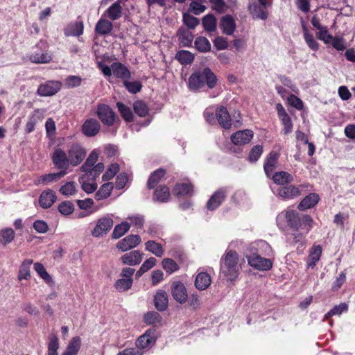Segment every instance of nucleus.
Here are the masks:
<instances>
[{
	"mask_svg": "<svg viewBox=\"0 0 355 355\" xmlns=\"http://www.w3.org/2000/svg\"><path fill=\"white\" fill-rule=\"evenodd\" d=\"M272 180L275 183L284 185L291 182L293 180V177L287 172L281 171L275 173L272 176Z\"/></svg>",
	"mask_w": 355,
	"mask_h": 355,
	"instance_id": "37",
	"label": "nucleus"
},
{
	"mask_svg": "<svg viewBox=\"0 0 355 355\" xmlns=\"http://www.w3.org/2000/svg\"><path fill=\"white\" fill-rule=\"evenodd\" d=\"M217 82L216 75L208 67L202 71L193 73L189 79V85L191 89H198L206 83L210 89L215 87Z\"/></svg>",
	"mask_w": 355,
	"mask_h": 355,
	"instance_id": "3",
	"label": "nucleus"
},
{
	"mask_svg": "<svg viewBox=\"0 0 355 355\" xmlns=\"http://www.w3.org/2000/svg\"><path fill=\"white\" fill-rule=\"evenodd\" d=\"M113 28L111 21L105 19H100L95 27V31L101 35L109 34Z\"/></svg>",
	"mask_w": 355,
	"mask_h": 355,
	"instance_id": "33",
	"label": "nucleus"
},
{
	"mask_svg": "<svg viewBox=\"0 0 355 355\" xmlns=\"http://www.w3.org/2000/svg\"><path fill=\"white\" fill-rule=\"evenodd\" d=\"M239 254L234 250L227 251L220 260V272L229 281L235 280L239 274Z\"/></svg>",
	"mask_w": 355,
	"mask_h": 355,
	"instance_id": "2",
	"label": "nucleus"
},
{
	"mask_svg": "<svg viewBox=\"0 0 355 355\" xmlns=\"http://www.w3.org/2000/svg\"><path fill=\"white\" fill-rule=\"evenodd\" d=\"M202 25L205 31H214L216 28V19L213 15H207L202 18Z\"/></svg>",
	"mask_w": 355,
	"mask_h": 355,
	"instance_id": "46",
	"label": "nucleus"
},
{
	"mask_svg": "<svg viewBox=\"0 0 355 355\" xmlns=\"http://www.w3.org/2000/svg\"><path fill=\"white\" fill-rule=\"evenodd\" d=\"M130 227V225L128 222H123L116 225L112 232V238L115 239H119L129 230Z\"/></svg>",
	"mask_w": 355,
	"mask_h": 355,
	"instance_id": "45",
	"label": "nucleus"
},
{
	"mask_svg": "<svg viewBox=\"0 0 355 355\" xmlns=\"http://www.w3.org/2000/svg\"><path fill=\"white\" fill-rule=\"evenodd\" d=\"M0 235L2 237V240L1 241V242L3 244L6 245V244L10 243L13 240L14 236H15V232L12 229L7 228V229L3 230L0 232Z\"/></svg>",
	"mask_w": 355,
	"mask_h": 355,
	"instance_id": "62",
	"label": "nucleus"
},
{
	"mask_svg": "<svg viewBox=\"0 0 355 355\" xmlns=\"http://www.w3.org/2000/svg\"><path fill=\"white\" fill-rule=\"evenodd\" d=\"M171 295L173 299L180 303L184 304L187 302L188 294L184 285L180 282H174L171 284Z\"/></svg>",
	"mask_w": 355,
	"mask_h": 355,
	"instance_id": "12",
	"label": "nucleus"
},
{
	"mask_svg": "<svg viewBox=\"0 0 355 355\" xmlns=\"http://www.w3.org/2000/svg\"><path fill=\"white\" fill-rule=\"evenodd\" d=\"M226 190L223 188L216 191L209 198L207 203V207L209 210L216 209L224 200Z\"/></svg>",
	"mask_w": 355,
	"mask_h": 355,
	"instance_id": "17",
	"label": "nucleus"
},
{
	"mask_svg": "<svg viewBox=\"0 0 355 355\" xmlns=\"http://www.w3.org/2000/svg\"><path fill=\"white\" fill-rule=\"evenodd\" d=\"M319 200L318 195L311 193L306 196L299 204L298 209L304 210L314 207Z\"/></svg>",
	"mask_w": 355,
	"mask_h": 355,
	"instance_id": "34",
	"label": "nucleus"
},
{
	"mask_svg": "<svg viewBox=\"0 0 355 355\" xmlns=\"http://www.w3.org/2000/svg\"><path fill=\"white\" fill-rule=\"evenodd\" d=\"M83 23L82 21H76L69 24L64 28V34L67 36H80L83 33Z\"/></svg>",
	"mask_w": 355,
	"mask_h": 355,
	"instance_id": "29",
	"label": "nucleus"
},
{
	"mask_svg": "<svg viewBox=\"0 0 355 355\" xmlns=\"http://www.w3.org/2000/svg\"><path fill=\"white\" fill-rule=\"evenodd\" d=\"M348 306L346 303H340L339 305H336L329 312L324 315V319L328 320L329 318L336 315H340L342 313L347 311Z\"/></svg>",
	"mask_w": 355,
	"mask_h": 355,
	"instance_id": "49",
	"label": "nucleus"
},
{
	"mask_svg": "<svg viewBox=\"0 0 355 355\" xmlns=\"http://www.w3.org/2000/svg\"><path fill=\"white\" fill-rule=\"evenodd\" d=\"M322 254V248L320 245L313 246L308 257L307 265L309 267H314L315 263L320 259Z\"/></svg>",
	"mask_w": 355,
	"mask_h": 355,
	"instance_id": "39",
	"label": "nucleus"
},
{
	"mask_svg": "<svg viewBox=\"0 0 355 355\" xmlns=\"http://www.w3.org/2000/svg\"><path fill=\"white\" fill-rule=\"evenodd\" d=\"M59 348V341L57 336H54L51 338L48 345V355H58V349Z\"/></svg>",
	"mask_w": 355,
	"mask_h": 355,
	"instance_id": "64",
	"label": "nucleus"
},
{
	"mask_svg": "<svg viewBox=\"0 0 355 355\" xmlns=\"http://www.w3.org/2000/svg\"><path fill=\"white\" fill-rule=\"evenodd\" d=\"M116 107L121 116L126 121H131L132 120L133 114L128 107L120 102L116 103Z\"/></svg>",
	"mask_w": 355,
	"mask_h": 355,
	"instance_id": "53",
	"label": "nucleus"
},
{
	"mask_svg": "<svg viewBox=\"0 0 355 355\" xmlns=\"http://www.w3.org/2000/svg\"><path fill=\"white\" fill-rule=\"evenodd\" d=\"M89 179L87 178V176L83 175L80 178V183L81 184L82 189L85 191L87 193H92L97 189V184L95 182L89 183L87 182V180Z\"/></svg>",
	"mask_w": 355,
	"mask_h": 355,
	"instance_id": "50",
	"label": "nucleus"
},
{
	"mask_svg": "<svg viewBox=\"0 0 355 355\" xmlns=\"http://www.w3.org/2000/svg\"><path fill=\"white\" fill-rule=\"evenodd\" d=\"M211 282L209 275L206 272H200L196 277L195 285L198 290L204 291L210 286Z\"/></svg>",
	"mask_w": 355,
	"mask_h": 355,
	"instance_id": "31",
	"label": "nucleus"
},
{
	"mask_svg": "<svg viewBox=\"0 0 355 355\" xmlns=\"http://www.w3.org/2000/svg\"><path fill=\"white\" fill-rule=\"evenodd\" d=\"M194 46L197 51L201 53H207L211 50V43L203 36L197 37L194 41Z\"/></svg>",
	"mask_w": 355,
	"mask_h": 355,
	"instance_id": "36",
	"label": "nucleus"
},
{
	"mask_svg": "<svg viewBox=\"0 0 355 355\" xmlns=\"http://www.w3.org/2000/svg\"><path fill=\"white\" fill-rule=\"evenodd\" d=\"M119 171V166L117 164H112L106 172L103 174L102 178L103 181H107L113 178V177Z\"/></svg>",
	"mask_w": 355,
	"mask_h": 355,
	"instance_id": "63",
	"label": "nucleus"
},
{
	"mask_svg": "<svg viewBox=\"0 0 355 355\" xmlns=\"http://www.w3.org/2000/svg\"><path fill=\"white\" fill-rule=\"evenodd\" d=\"M135 113L141 117L146 116L148 113V108L146 104L142 101H137L133 105Z\"/></svg>",
	"mask_w": 355,
	"mask_h": 355,
	"instance_id": "51",
	"label": "nucleus"
},
{
	"mask_svg": "<svg viewBox=\"0 0 355 355\" xmlns=\"http://www.w3.org/2000/svg\"><path fill=\"white\" fill-rule=\"evenodd\" d=\"M164 175L165 171L162 168H159L152 173L147 183L148 189H151L154 188Z\"/></svg>",
	"mask_w": 355,
	"mask_h": 355,
	"instance_id": "42",
	"label": "nucleus"
},
{
	"mask_svg": "<svg viewBox=\"0 0 355 355\" xmlns=\"http://www.w3.org/2000/svg\"><path fill=\"white\" fill-rule=\"evenodd\" d=\"M41 43L35 46L29 55V60L36 64H46L51 61L52 55L47 50L42 49Z\"/></svg>",
	"mask_w": 355,
	"mask_h": 355,
	"instance_id": "7",
	"label": "nucleus"
},
{
	"mask_svg": "<svg viewBox=\"0 0 355 355\" xmlns=\"http://www.w3.org/2000/svg\"><path fill=\"white\" fill-rule=\"evenodd\" d=\"M153 340L152 332L147 331L144 335L141 336L136 341V348L142 351L143 349L148 347Z\"/></svg>",
	"mask_w": 355,
	"mask_h": 355,
	"instance_id": "35",
	"label": "nucleus"
},
{
	"mask_svg": "<svg viewBox=\"0 0 355 355\" xmlns=\"http://www.w3.org/2000/svg\"><path fill=\"white\" fill-rule=\"evenodd\" d=\"M278 157L279 155L277 153L271 152L266 158L264 164V171L268 177L274 171Z\"/></svg>",
	"mask_w": 355,
	"mask_h": 355,
	"instance_id": "32",
	"label": "nucleus"
},
{
	"mask_svg": "<svg viewBox=\"0 0 355 355\" xmlns=\"http://www.w3.org/2000/svg\"><path fill=\"white\" fill-rule=\"evenodd\" d=\"M246 259L250 266L259 270H268L272 266V262L270 259L263 258L257 253L246 255Z\"/></svg>",
	"mask_w": 355,
	"mask_h": 355,
	"instance_id": "6",
	"label": "nucleus"
},
{
	"mask_svg": "<svg viewBox=\"0 0 355 355\" xmlns=\"http://www.w3.org/2000/svg\"><path fill=\"white\" fill-rule=\"evenodd\" d=\"M145 322L149 324H155L161 320V316L159 313L155 311L148 312L144 315Z\"/></svg>",
	"mask_w": 355,
	"mask_h": 355,
	"instance_id": "61",
	"label": "nucleus"
},
{
	"mask_svg": "<svg viewBox=\"0 0 355 355\" xmlns=\"http://www.w3.org/2000/svg\"><path fill=\"white\" fill-rule=\"evenodd\" d=\"M34 269L37 273L46 282L49 283L52 281L51 277L46 272L45 268L40 263H35L34 264Z\"/></svg>",
	"mask_w": 355,
	"mask_h": 355,
	"instance_id": "56",
	"label": "nucleus"
},
{
	"mask_svg": "<svg viewBox=\"0 0 355 355\" xmlns=\"http://www.w3.org/2000/svg\"><path fill=\"white\" fill-rule=\"evenodd\" d=\"M53 163L60 171H67L70 164L69 155L61 148H56L52 156Z\"/></svg>",
	"mask_w": 355,
	"mask_h": 355,
	"instance_id": "9",
	"label": "nucleus"
},
{
	"mask_svg": "<svg viewBox=\"0 0 355 355\" xmlns=\"http://www.w3.org/2000/svg\"><path fill=\"white\" fill-rule=\"evenodd\" d=\"M103 169L104 165L103 163L100 162L91 167L88 171H85V175L87 176V179L94 180L103 172Z\"/></svg>",
	"mask_w": 355,
	"mask_h": 355,
	"instance_id": "47",
	"label": "nucleus"
},
{
	"mask_svg": "<svg viewBox=\"0 0 355 355\" xmlns=\"http://www.w3.org/2000/svg\"><path fill=\"white\" fill-rule=\"evenodd\" d=\"M112 73L117 78L121 79L128 80L130 77L129 70L120 62H114L112 64Z\"/></svg>",
	"mask_w": 355,
	"mask_h": 355,
	"instance_id": "25",
	"label": "nucleus"
},
{
	"mask_svg": "<svg viewBox=\"0 0 355 355\" xmlns=\"http://www.w3.org/2000/svg\"><path fill=\"white\" fill-rule=\"evenodd\" d=\"M56 200L55 192L51 189L44 191L39 199L40 205L44 208L47 209L52 206Z\"/></svg>",
	"mask_w": 355,
	"mask_h": 355,
	"instance_id": "21",
	"label": "nucleus"
},
{
	"mask_svg": "<svg viewBox=\"0 0 355 355\" xmlns=\"http://www.w3.org/2000/svg\"><path fill=\"white\" fill-rule=\"evenodd\" d=\"M98 154L96 151H92L87 159H86L84 164L81 166V170L85 172L88 171L91 167L94 166L97 162Z\"/></svg>",
	"mask_w": 355,
	"mask_h": 355,
	"instance_id": "54",
	"label": "nucleus"
},
{
	"mask_svg": "<svg viewBox=\"0 0 355 355\" xmlns=\"http://www.w3.org/2000/svg\"><path fill=\"white\" fill-rule=\"evenodd\" d=\"M216 117L219 125L225 129H230L232 125L230 115L224 106H219L216 110Z\"/></svg>",
	"mask_w": 355,
	"mask_h": 355,
	"instance_id": "14",
	"label": "nucleus"
},
{
	"mask_svg": "<svg viewBox=\"0 0 355 355\" xmlns=\"http://www.w3.org/2000/svg\"><path fill=\"white\" fill-rule=\"evenodd\" d=\"M316 37L318 40L322 41L324 44H330L333 36L329 33L327 27H324L323 29L316 33Z\"/></svg>",
	"mask_w": 355,
	"mask_h": 355,
	"instance_id": "60",
	"label": "nucleus"
},
{
	"mask_svg": "<svg viewBox=\"0 0 355 355\" xmlns=\"http://www.w3.org/2000/svg\"><path fill=\"white\" fill-rule=\"evenodd\" d=\"M82 130L83 134L87 137L95 136L99 132L100 123L96 119H87L83 123Z\"/></svg>",
	"mask_w": 355,
	"mask_h": 355,
	"instance_id": "19",
	"label": "nucleus"
},
{
	"mask_svg": "<svg viewBox=\"0 0 355 355\" xmlns=\"http://www.w3.org/2000/svg\"><path fill=\"white\" fill-rule=\"evenodd\" d=\"M62 84L59 81H47L39 86L37 94L41 96H53L58 93L61 89Z\"/></svg>",
	"mask_w": 355,
	"mask_h": 355,
	"instance_id": "11",
	"label": "nucleus"
},
{
	"mask_svg": "<svg viewBox=\"0 0 355 355\" xmlns=\"http://www.w3.org/2000/svg\"><path fill=\"white\" fill-rule=\"evenodd\" d=\"M113 224L114 221L110 217H102L98 220L91 234L96 238L103 237L110 232Z\"/></svg>",
	"mask_w": 355,
	"mask_h": 355,
	"instance_id": "5",
	"label": "nucleus"
},
{
	"mask_svg": "<svg viewBox=\"0 0 355 355\" xmlns=\"http://www.w3.org/2000/svg\"><path fill=\"white\" fill-rule=\"evenodd\" d=\"M301 193L298 187L294 185L280 187L277 189V195L284 200L293 199L300 196Z\"/></svg>",
	"mask_w": 355,
	"mask_h": 355,
	"instance_id": "15",
	"label": "nucleus"
},
{
	"mask_svg": "<svg viewBox=\"0 0 355 355\" xmlns=\"http://www.w3.org/2000/svg\"><path fill=\"white\" fill-rule=\"evenodd\" d=\"M121 1L118 0L110 6L106 10L107 17L112 21L116 20L121 17L122 7Z\"/></svg>",
	"mask_w": 355,
	"mask_h": 355,
	"instance_id": "27",
	"label": "nucleus"
},
{
	"mask_svg": "<svg viewBox=\"0 0 355 355\" xmlns=\"http://www.w3.org/2000/svg\"><path fill=\"white\" fill-rule=\"evenodd\" d=\"M133 284V279L120 278L114 283V288L119 292H124L129 290Z\"/></svg>",
	"mask_w": 355,
	"mask_h": 355,
	"instance_id": "44",
	"label": "nucleus"
},
{
	"mask_svg": "<svg viewBox=\"0 0 355 355\" xmlns=\"http://www.w3.org/2000/svg\"><path fill=\"white\" fill-rule=\"evenodd\" d=\"M58 209L61 214L68 216L74 211V205L71 201H64L58 205Z\"/></svg>",
	"mask_w": 355,
	"mask_h": 355,
	"instance_id": "55",
	"label": "nucleus"
},
{
	"mask_svg": "<svg viewBox=\"0 0 355 355\" xmlns=\"http://www.w3.org/2000/svg\"><path fill=\"white\" fill-rule=\"evenodd\" d=\"M192 188L190 184H176L173 189V193L177 196H186L191 193Z\"/></svg>",
	"mask_w": 355,
	"mask_h": 355,
	"instance_id": "52",
	"label": "nucleus"
},
{
	"mask_svg": "<svg viewBox=\"0 0 355 355\" xmlns=\"http://www.w3.org/2000/svg\"><path fill=\"white\" fill-rule=\"evenodd\" d=\"M67 174V171H60L58 173H49L46 175H42L37 178L36 180L37 184H49L53 182H57L60 180Z\"/></svg>",
	"mask_w": 355,
	"mask_h": 355,
	"instance_id": "22",
	"label": "nucleus"
},
{
	"mask_svg": "<svg viewBox=\"0 0 355 355\" xmlns=\"http://www.w3.org/2000/svg\"><path fill=\"white\" fill-rule=\"evenodd\" d=\"M97 115L102 123L106 125H112L115 120V114L107 105L100 104L97 107Z\"/></svg>",
	"mask_w": 355,
	"mask_h": 355,
	"instance_id": "10",
	"label": "nucleus"
},
{
	"mask_svg": "<svg viewBox=\"0 0 355 355\" xmlns=\"http://www.w3.org/2000/svg\"><path fill=\"white\" fill-rule=\"evenodd\" d=\"M177 35L182 46L189 47L191 46L193 35L189 31L183 28L178 31Z\"/></svg>",
	"mask_w": 355,
	"mask_h": 355,
	"instance_id": "30",
	"label": "nucleus"
},
{
	"mask_svg": "<svg viewBox=\"0 0 355 355\" xmlns=\"http://www.w3.org/2000/svg\"><path fill=\"white\" fill-rule=\"evenodd\" d=\"M183 21L184 24L191 29L195 28L200 23L198 18L187 13L183 15Z\"/></svg>",
	"mask_w": 355,
	"mask_h": 355,
	"instance_id": "59",
	"label": "nucleus"
},
{
	"mask_svg": "<svg viewBox=\"0 0 355 355\" xmlns=\"http://www.w3.org/2000/svg\"><path fill=\"white\" fill-rule=\"evenodd\" d=\"M175 59L182 64L186 65L193 61L194 55L189 51L181 50L176 53Z\"/></svg>",
	"mask_w": 355,
	"mask_h": 355,
	"instance_id": "40",
	"label": "nucleus"
},
{
	"mask_svg": "<svg viewBox=\"0 0 355 355\" xmlns=\"http://www.w3.org/2000/svg\"><path fill=\"white\" fill-rule=\"evenodd\" d=\"M59 191L65 196L74 195L77 192L76 184L74 182H67L60 187Z\"/></svg>",
	"mask_w": 355,
	"mask_h": 355,
	"instance_id": "48",
	"label": "nucleus"
},
{
	"mask_svg": "<svg viewBox=\"0 0 355 355\" xmlns=\"http://www.w3.org/2000/svg\"><path fill=\"white\" fill-rule=\"evenodd\" d=\"M220 27L223 33L231 35L235 31L236 24L232 17L225 15L221 18Z\"/></svg>",
	"mask_w": 355,
	"mask_h": 355,
	"instance_id": "23",
	"label": "nucleus"
},
{
	"mask_svg": "<svg viewBox=\"0 0 355 355\" xmlns=\"http://www.w3.org/2000/svg\"><path fill=\"white\" fill-rule=\"evenodd\" d=\"M162 266L166 272L171 274L178 270L179 267L176 262L171 259L166 258L162 260Z\"/></svg>",
	"mask_w": 355,
	"mask_h": 355,
	"instance_id": "57",
	"label": "nucleus"
},
{
	"mask_svg": "<svg viewBox=\"0 0 355 355\" xmlns=\"http://www.w3.org/2000/svg\"><path fill=\"white\" fill-rule=\"evenodd\" d=\"M154 303L158 311H165L168 304V299L166 292L164 290L157 291L154 296Z\"/></svg>",
	"mask_w": 355,
	"mask_h": 355,
	"instance_id": "20",
	"label": "nucleus"
},
{
	"mask_svg": "<svg viewBox=\"0 0 355 355\" xmlns=\"http://www.w3.org/2000/svg\"><path fill=\"white\" fill-rule=\"evenodd\" d=\"M144 254L139 250L131 251L125 253L121 257L123 264L136 266L141 263Z\"/></svg>",
	"mask_w": 355,
	"mask_h": 355,
	"instance_id": "18",
	"label": "nucleus"
},
{
	"mask_svg": "<svg viewBox=\"0 0 355 355\" xmlns=\"http://www.w3.org/2000/svg\"><path fill=\"white\" fill-rule=\"evenodd\" d=\"M113 184L112 182H107L103 184L100 189L96 193L95 198L97 200H101L108 198L113 190Z\"/></svg>",
	"mask_w": 355,
	"mask_h": 355,
	"instance_id": "38",
	"label": "nucleus"
},
{
	"mask_svg": "<svg viewBox=\"0 0 355 355\" xmlns=\"http://www.w3.org/2000/svg\"><path fill=\"white\" fill-rule=\"evenodd\" d=\"M146 250L152 254H155L157 257H161L164 254L162 246L154 241H148L145 243Z\"/></svg>",
	"mask_w": 355,
	"mask_h": 355,
	"instance_id": "41",
	"label": "nucleus"
},
{
	"mask_svg": "<svg viewBox=\"0 0 355 355\" xmlns=\"http://www.w3.org/2000/svg\"><path fill=\"white\" fill-rule=\"evenodd\" d=\"M141 243V238L138 235H129L121 241L116 245L117 248L123 252H126L135 248Z\"/></svg>",
	"mask_w": 355,
	"mask_h": 355,
	"instance_id": "13",
	"label": "nucleus"
},
{
	"mask_svg": "<svg viewBox=\"0 0 355 355\" xmlns=\"http://www.w3.org/2000/svg\"><path fill=\"white\" fill-rule=\"evenodd\" d=\"M81 347V339L79 336H75L71 338L67 345L65 350L61 355H78Z\"/></svg>",
	"mask_w": 355,
	"mask_h": 355,
	"instance_id": "24",
	"label": "nucleus"
},
{
	"mask_svg": "<svg viewBox=\"0 0 355 355\" xmlns=\"http://www.w3.org/2000/svg\"><path fill=\"white\" fill-rule=\"evenodd\" d=\"M286 219L288 226L293 229L291 236L293 242H303L305 236L313 227V218L309 215H300L296 211L288 210L286 213Z\"/></svg>",
	"mask_w": 355,
	"mask_h": 355,
	"instance_id": "1",
	"label": "nucleus"
},
{
	"mask_svg": "<svg viewBox=\"0 0 355 355\" xmlns=\"http://www.w3.org/2000/svg\"><path fill=\"white\" fill-rule=\"evenodd\" d=\"M271 4L272 3L270 0H258L257 2H253L250 4V12L254 18L265 20L268 15L266 8L270 7Z\"/></svg>",
	"mask_w": 355,
	"mask_h": 355,
	"instance_id": "4",
	"label": "nucleus"
},
{
	"mask_svg": "<svg viewBox=\"0 0 355 355\" xmlns=\"http://www.w3.org/2000/svg\"><path fill=\"white\" fill-rule=\"evenodd\" d=\"M70 164L73 166L79 165L86 156V150L79 144H73L68 150Z\"/></svg>",
	"mask_w": 355,
	"mask_h": 355,
	"instance_id": "8",
	"label": "nucleus"
},
{
	"mask_svg": "<svg viewBox=\"0 0 355 355\" xmlns=\"http://www.w3.org/2000/svg\"><path fill=\"white\" fill-rule=\"evenodd\" d=\"M32 259H25L19 266L17 279L19 281L28 280L31 278V266L33 263Z\"/></svg>",
	"mask_w": 355,
	"mask_h": 355,
	"instance_id": "26",
	"label": "nucleus"
},
{
	"mask_svg": "<svg viewBox=\"0 0 355 355\" xmlns=\"http://www.w3.org/2000/svg\"><path fill=\"white\" fill-rule=\"evenodd\" d=\"M304 41L307 46L313 51H317L319 49L320 44L315 39L312 33H308L303 35Z\"/></svg>",
	"mask_w": 355,
	"mask_h": 355,
	"instance_id": "58",
	"label": "nucleus"
},
{
	"mask_svg": "<svg viewBox=\"0 0 355 355\" xmlns=\"http://www.w3.org/2000/svg\"><path fill=\"white\" fill-rule=\"evenodd\" d=\"M155 199L159 202H166L170 197L168 187L166 186L157 187L155 191Z\"/></svg>",
	"mask_w": 355,
	"mask_h": 355,
	"instance_id": "43",
	"label": "nucleus"
},
{
	"mask_svg": "<svg viewBox=\"0 0 355 355\" xmlns=\"http://www.w3.org/2000/svg\"><path fill=\"white\" fill-rule=\"evenodd\" d=\"M43 114L40 110H35L28 117V121L26 124V131L28 133L32 132L35 130V125L42 119Z\"/></svg>",
	"mask_w": 355,
	"mask_h": 355,
	"instance_id": "28",
	"label": "nucleus"
},
{
	"mask_svg": "<svg viewBox=\"0 0 355 355\" xmlns=\"http://www.w3.org/2000/svg\"><path fill=\"white\" fill-rule=\"evenodd\" d=\"M253 137L250 130H239L231 136V140L235 145H244L249 143Z\"/></svg>",
	"mask_w": 355,
	"mask_h": 355,
	"instance_id": "16",
	"label": "nucleus"
}]
</instances>
